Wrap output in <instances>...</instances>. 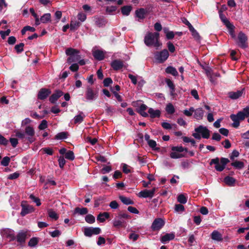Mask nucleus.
I'll list each match as a JSON object with an SVG mask.
<instances>
[{
  "instance_id": "6e6d98bb",
  "label": "nucleus",
  "mask_w": 249,
  "mask_h": 249,
  "mask_svg": "<svg viewBox=\"0 0 249 249\" xmlns=\"http://www.w3.org/2000/svg\"><path fill=\"white\" fill-rule=\"evenodd\" d=\"M29 198L36 203V206H39L41 205L40 199L36 197L33 195H30L29 196Z\"/></svg>"
},
{
  "instance_id": "0e129e2a",
  "label": "nucleus",
  "mask_w": 249,
  "mask_h": 249,
  "mask_svg": "<svg viewBox=\"0 0 249 249\" xmlns=\"http://www.w3.org/2000/svg\"><path fill=\"white\" fill-rule=\"evenodd\" d=\"M229 30V33L230 34V35L231 36V37L234 38L235 39V38H236V36L234 34V26L231 24V26H229V27H227Z\"/></svg>"
},
{
  "instance_id": "37998d69",
  "label": "nucleus",
  "mask_w": 249,
  "mask_h": 249,
  "mask_svg": "<svg viewBox=\"0 0 249 249\" xmlns=\"http://www.w3.org/2000/svg\"><path fill=\"white\" fill-rule=\"evenodd\" d=\"M38 241L37 237H32L28 242V246L30 247H34L37 244Z\"/></svg>"
},
{
  "instance_id": "20e7f679",
  "label": "nucleus",
  "mask_w": 249,
  "mask_h": 249,
  "mask_svg": "<svg viewBox=\"0 0 249 249\" xmlns=\"http://www.w3.org/2000/svg\"><path fill=\"white\" fill-rule=\"evenodd\" d=\"M171 152L170 154L171 158L173 159H180L185 157V155L182 153L183 151L187 152L186 148L182 146H173L171 148Z\"/></svg>"
},
{
  "instance_id": "9d476101",
  "label": "nucleus",
  "mask_w": 249,
  "mask_h": 249,
  "mask_svg": "<svg viewBox=\"0 0 249 249\" xmlns=\"http://www.w3.org/2000/svg\"><path fill=\"white\" fill-rule=\"evenodd\" d=\"M101 232V230L98 227H87L84 230V235L87 237H91L93 235L99 234Z\"/></svg>"
},
{
  "instance_id": "bb28decb",
  "label": "nucleus",
  "mask_w": 249,
  "mask_h": 249,
  "mask_svg": "<svg viewBox=\"0 0 249 249\" xmlns=\"http://www.w3.org/2000/svg\"><path fill=\"white\" fill-rule=\"evenodd\" d=\"M211 238L213 240L217 241H221L222 240V235L219 231L216 230L212 232L211 234Z\"/></svg>"
},
{
  "instance_id": "de8ad7c7",
  "label": "nucleus",
  "mask_w": 249,
  "mask_h": 249,
  "mask_svg": "<svg viewBox=\"0 0 249 249\" xmlns=\"http://www.w3.org/2000/svg\"><path fill=\"white\" fill-rule=\"evenodd\" d=\"M190 31L191 32L192 36L195 38V39L197 40H199L200 39V36L198 33L195 29L194 27L193 29H190Z\"/></svg>"
},
{
  "instance_id": "a19ab883",
  "label": "nucleus",
  "mask_w": 249,
  "mask_h": 249,
  "mask_svg": "<svg viewBox=\"0 0 249 249\" xmlns=\"http://www.w3.org/2000/svg\"><path fill=\"white\" fill-rule=\"evenodd\" d=\"M14 133H15L14 136L18 137L20 140H23L25 138H26L25 134L23 132L16 130L14 131ZM12 136L13 137L14 135Z\"/></svg>"
},
{
  "instance_id": "2eb2a0df",
  "label": "nucleus",
  "mask_w": 249,
  "mask_h": 249,
  "mask_svg": "<svg viewBox=\"0 0 249 249\" xmlns=\"http://www.w3.org/2000/svg\"><path fill=\"white\" fill-rule=\"evenodd\" d=\"M92 52L93 56L96 59L98 60H102L104 59L105 53L103 51L93 48Z\"/></svg>"
},
{
  "instance_id": "6e6552de",
  "label": "nucleus",
  "mask_w": 249,
  "mask_h": 249,
  "mask_svg": "<svg viewBox=\"0 0 249 249\" xmlns=\"http://www.w3.org/2000/svg\"><path fill=\"white\" fill-rule=\"evenodd\" d=\"M169 53L166 49L157 52L154 54V58L157 63H162L165 62L168 58Z\"/></svg>"
},
{
  "instance_id": "e433bc0d",
  "label": "nucleus",
  "mask_w": 249,
  "mask_h": 249,
  "mask_svg": "<svg viewBox=\"0 0 249 249\" xmlns=\"http://www.w3.org/2000/svg\"><path fill=\"white\" fill-rule=\"evenodd\" d=\"M165 82H166L167 85L168 86V87L170 89L171 93L172 94H173L174 92L175 91V85H174L173 81L171 80H170V79H166L165 80Z\"/></svg>"
},
{
  "instance_id": "13d9d810",
  "label": "nucleus",
  "mask_w": 249,
  "mask_h": 249,
  "mask_svg": "<svg viewBox=\"0 0 249 249\" xmlns=\"http://www.w3.org/2000/svg\"><path fill=\"white\" fill-rule=\"evenodd\" d=\"M10 161V159L8 157H4L1 161V164L4 166L8 165Z\"/></svg>"
},
{
  "instance_id": "5fc2aeb1",
  "label": "nucleus",
  "mask_w": 249,
  "mask_h": 249,
  "mask_svg": "<svg viewBox=\"0 0 249 249\" xmlns=\"http://www.w3.org/2000/svg\"><path fill=\"white\" fill-rule=\"evenodd\" d=\"M24 44L23 43H20L17 44L15 46V49L18 53H20L23 51V47Z\"/></svg>"
},
{
  "instance_id": "39448f33",
  "label": "nucleus",
  "mask_w": 249,
  "mask_h": 249,
  "mask_svg": "<svg viewBox=\"0 0 249 249\" xmlns=\"http://www.w3.org/2000/svg\"><path fill=\"white\" fill-rule=\"evenodd\" d=\"M66 53L67 55L70 56L67 60L69 63L78 61L81 58L79 51L73 48H70L67 49Z\"/></svg>"
},
{
  "instance_id": "338daca9",
  "label": "nucleus",
  "mask_w": 249,
  "mask_h": 249,
  "mask_svg": "<svg viewBox=\"0 0 249 249\" xmlns=\"http://www.w3.org/2000/svg\"><path fill=\"white\" fill-rule=\"evenodd\" d=\"M175 211L178 212H182L184 211V207L181 204H176L175 207Z\"/></svg>"
},
{
  "instance_id": "864d4df0",
  "label": "nucleus",
  "mask_w": 249,
  "mask_h": 249,
  "mask_svg": "<svg viewBox=\"0 0 249 249\" xmlns=\"http://www.w3.org/2000/svg\"><path fill=\"white\" fill-rule=\"evenodd\" d=\"M178 201L181 204H185L187 202V198L183 194H180L178 196Z\"/></svg>"
},
{
  "instance_id": "a878e982",
  "label": "nucleus",
  "mask_w": 249,
  "mask_h": 249,
  "mask_svg": "<svg viewBox=\"0 0 249 249\" xmlns=\"http://www.w3.org/2000/svg\"><path fill=\"white\" fill-rule=\"evenodd\" d=\"M88 213V210L87 208L76 207L75 208V209L74 210L73 214H78L79 215H83L87 214Z\"/></svg>"
},
{
  "instance_id": "c756f323",
  "label": "nucleus",
  "mask_w": 249,
  "mask_h": 249,
  "mask_svg": "<svg viewBox=\"0 0 249 249\" xmlns=\"http://www.w3.org/2000/svg\"><path fill=\"white\" fill-rule=\"evenodd\" d=\"M119 199L125 205H132L134 204V201L128 197H126L123 196H119Z\"/></svg>"
},
{
  "instance_id": "4c0bfd02",
  "label": "nucleus",
  "mask_w": 249,
  "mask_h": 249,
  "mask_svg": "<svg viewBox=\"0 0 249 249\" xmlns=\"http://www.w3.org/2000/svg\"><path fill=\"white\" fill-rule=\"evenodd\" d=\"M231 165L237 169H241L244 166V164L243 162L238 160L232 162Z\"/></svg>"
},
{
  "instance_id": "ddd939ff",
  "label": "nucleus",
  "mask_w": 249,
  "mask_h": 249,
  "mask_svg": "<svg viewBox=\"0 0 249 249\" xmlns=\"http://www.w3.org/2000/svg\"><path fill=\"white\" fill-rule=\"evenodd\" d=\"M155 191L156 188H153L152 190H150L145 189L140 192L138 194V196L140 197L143 198H152L154 196Z\"/></svg>"
},
{
  "instance_id": "f8f14e48",
  "label": "nucleus",
  "mask_w": 249,
  "mask_h": 249,
  "mask_svg": "<svg viewBox=\"0 0 249 249\" xmlns=\"http://www.w3.org/2000/svg\"><path fill=\"white\" fill-rule=\"evenodd\" d=\"M24 133L25 134V137H26L27 140L29 142L32 143L35 142V139L34 136L35 135V132L33 127L30 126H27L25 128Z\"/></svg>"
},
{
  "instance_id": "49530a36",
  "label": "nucleus",
  "mask_w": 249,
  "mask_h": 249,
  "mask_svg": "<svg viewBox=\"0 0 249 249\" xmlns=\"http://www.w3.org/2000/svg\"><path fill=\"white\" fill-rule=\"evenodd\" d=\"M48 213L49 217H51V218H53L54 220H57L58 218V216L57 213L52 209H49L48 211Z\"/></svg>"
},
{
  "instance_id": "a211bd4d",
  "label": "nucleus",
  "mask_w": 249,
  "mask_h": 249,
  "mask_svg": "<svg viewBox=\"0 0 249 249\" xmlns=\"http://www.w3.org/2000/svg\"><path fill=\"white\" fill-rule=\"evenodd\" d=\"M215 164V169L216 171L221 172L223 171L225 167L219 162V159L218 158L212 159L210 163V165Z\"/></svg>"
},
{
  "instance_id": "f257e3e1",
  "label": "nucleus",
  "mask_w": 249,
  "mask_h": 249,
  "mask_svg": "<svg viewBox=\"0 0 249 249\" xmlns=\"http://www.w3.org/2000/svg\"><path fill=\"white\" fill-rule=\"evenodd\" d=\"M160 34L158 32H148L144 36V44L148 47L153 46L158 49L161 46L160 40Z\"/></svg>"
},
{
  "instance_id": "4be33fe9",
  "label": "nucleus",
  "mask_w": 249,
  "mask_h": 249,
  "mask_svg": "<svg viewBox=\"0 0 249 249\" xmlns=\"http://www.w3.org/2000/svg\"><path fill=\"white\" fill-rule=\"evenodd\" d=\"M194 118L197 120H202L204 116V111L201 108L195 109L194 111Z\"/></svg>"
},
{
  "instance_id": "79ce46f5",
  "label": "nucleus",
  "mask_w": 249,
  "mask_h": 249,
  "mask_svg": "<svg viewBox=\"0 0 249 249\" xmlns=\"http://www.w3.org/2000/svg\"><path fill=\"white\" fill-rule=\"evenodd\" d=\"M166 111L169 114H172L175 112V108L171 103L168 104L165 108Z\"/></svg>"
},
{
  "instance_id": "052dcab7",
  "label": "nucleus",
  "mask_w": 249,
  "mask_h": 249,
  "mask_svg": "<svg viewBox=\"0 0 249 249\" xmlns=\"http://www.w3.org/2000/svg\"><path fill=\"white\" fill-rule=\"evenodd\" d=\"M77 18L78 20H80L81 22H84L87 18V16L85 14L80 12L77 15Z\"/></svg>"
},
{
  "instance_id": "b1692460",
  "label": "nucleus",
  "mask_w": 249,
  "mask_h": 249,
  "mask_svg": "<svg viewBox=\"0 0 249 249\" xmlns=\"http://www.w3.org/2000/svg\"><path fill=\"white\" fill-rule=\"evenodd\" d=\"M146 13V10L143 8H140L136 11L135 14L136 17L139 18V20L143 19L145 18Z\"/></svg>"
},
{
  "instance_id": "393cba45",
  "label": "nucleus",
  "mask_w": 249,
  "mask_h": 249,
  "mask_svg": "<svg viewBox=\"0 0 249 249\" xmlns=\"http://www.w3.org/2000/svg\"><path fill=\"white\" fill-rule=\"evenodd\" d=\"M243 91L244 89L237 90L236 92H230L229 93V96L232 99H237L242 96Z\"/></svg>"
},
{
  "instance_id": "c85d7f7f",
  "label": "nucleus",
  "mask_w": 249,
  "mask_h": 249,
  "mask_svg": "<svg viewBox=\"0 0 249 249\" xmlns=\"http://www.w3.org/2000/svg\"><path fill=\"white\" fill-rule=\"evenodd\" d=\"M109 217V213L107 212H104L99 214L97 217V220L100 222H104L106 219L108 218Z\"/></svg>"
},
{
  "instance_id": "72a5a7b5",
  "label": "nucleus",
  "mask_w": 249,
  "mask_h": 249,
  "mask_svg": "<svg viewBox=\"0 0 249 249\" xmlns=\"http://www.w3.org/2000/svg\"><path fill=\"white\" fill-rule=\"evenodd\" d=\"M219 17L222 22L227 27L229 26L231 27V23L229 20L226 18V17L222 14L221 11H219Z\"/></svg>"
},
{
  "instance_id": "a18cd8bd",
  "label": "nucleus",
  "mask_w": 249,
  "mask_h": 249,
  "mask_svg": "<svg viewBox=\"0 0 249 249\" xmlns=\"http://www.w3.org/2000/svg\"><path fill=\"white\" fill-rule=\"evenodd\" d=\"M67 138V133L65 132H62L58 133L55 137L57 140H64Z\"/></svg>"
},
{
  "instance_id": "423d86ee",
  "label": "nucleus",
  "mask_w": 249,
  "mask_h": 249,
  "mask_svg": "<svg viewBox=\"0 0 249 249\" xmlns=\"http://www.w3.org/2000/svg\"><path fill=\"white\" fill-rule=\"evenodd\" d=\"M0 234L2 238H7L10 241L16 240L15 231L10 228H2L0 230Z\"/></svg>"
},
{
  "instance_id": "f3484780",
  "label": "nucleus",
  "mask_w": 249,
  "mask_h": 249,
  "mask_svg": "<svg viewBox=\"0 0 249 249\" xmlns=\"http://www.w3.org/2000/svg\"><path fill=\"white\" fill-rule=\"evenodd\" d=\"M63 92L60 90H56L50 96L49 101L53 104H55L57 100L63 95Z\"/></svg>"
},
{
  "instance_id": "ea45409f",
  "label": "nucleus",
  "mask_w": 249,
  "mask_h": 249,
  "mask_svg": "<svg viewBox=\"0 0 249 249\" xmlns=\"http://www.w3.org/2000/svg\"><path fill=\"white\" fill-rule=\"evenodd\" d=\"M95 23L97 26L101 27L105 25L106 22L104 18L97 17L95 18Z\"/></svg>"
},
{
  "instance_id": "7ed1b4c3",
  "label": "nucleus",
  "mask_w": 249,
  "mask_h": 249,
  "mask_svg": "<svg viewBox=\"0 0 249 249\" xmlns=\"http://www.w3.org/2000/svg\"><path fill=\"white\" fill-rule=\"evenodd\" d=\"M195 133H193V136L196 139L200 140L201 139V134L202 137L204 139H208L210 137V131L205 126L199 125L198 127L195 129Z\"/></svg>"
},
{
  "instance_id": "bf43d9fd",
  "label": "nucleus",
  "mask_w": 249,
  "mask_h": 249,
  "mask_svg": "<svg viewBox=\"0 0 249 249\" xmlns=\"http://www.w3.org/2000/svg\"><path fill=\"white\" fill-rule=\"evenodd\" d=\"M20 175V173L18 172H15L13 174H10L8 177L7 178L9 179H15L18 178Z\"/></svg>"
},
{
  "instance_id": "774afa93",
  "label": "nucleus",
  "mask_w": 249,
  "mask_h": 249,
  "mask_svg": "<svg viewBox=\"0 0 249 249\" xmlns=\"http://www.w3.org/2000/svg\"><path fill=\"white\" fill-rule=\"evenodd\" d=\"M111 171V167L110 166H105L101 170L102 174H105L110 172Z\"/></svg>"
},
{
  "instance_id": "8fccbe9b",
  "label": "nucleus",
  "mask_w": 249,
  "mask_h": 249,
  "mask_svg": "<svg viewBox=\"0 0 249 249\" xmlns=\"http://www.w3.org/2000/svg\"><path fill=\"white\" fill-rule=\"evenodd\" d=\"M147 143L150 147H151L153 150H157L159 148L157 147V142L155 141L151 140L147 142Z\"/></svg>"
},
{
  "instance_id": "680f3d73",
  "label": "nucleus",
  "mask_w": 249,
  "mask_h": 249,
  "mask_svg": "<svg viewBox=\"0 0 249 249\" xmlns=\"http://www.w3.org/2000/svg\"><path fill=\"white\" fill-rule=\"evenodd\" d=\"M117 9L115 6H107L106 8V12L109 14H111L113 12H115Z\"/></svg>"
},
{
  "instance_id": "f03ea898",
  "label": "nucleus",
  "mask_w": 249,
  "mask_h": 249,
  "mask_svg": "<svg viewBox=\"0 0 249 249\" xmlns=\"http://www.w3.org/2000/svg\"><path fill=\"white\" fill-rule=\"evenodd\" d=\"M249 116V107L247 106L243 110L239 111L237 114H231V119L233 122L232 125L234 128H237L240 124V121Z\"/></svg>"
},
{
  "instance_id": "6ab92c4d",
  "label": "nucleus",
  "mask_w": 249,
  "mask_h": 249,
  "mask_svg": "<svg viewBox=\"0 0 249 249\" xmlns=\"http://www.w3.org/2000/svg\"><path fill=\"white\" fill-rule=\"evenodd\" d=\"M175 237L174 232L166 233L160 237V241L163 244H166L170 241L173 240Z\"/></svg>"
},
{
  "instance_id": "c9c22d12",
  "label": "nucleus",
  "mask_w": 249,
  "mask_h": 249,
  "mask_svg": "<svg viewBox=\"0 0 249 249\" xmlns=\"http://www.w3.org/2000/svg\"><path fill=\"white\" fill-rule=\"evenodd\" d=\"M132 10L131 6L126 5L124 6L121 8V12L122 14L124 16H128Z\"/></svg>"
},
{
  "instance_id": "3c124183",
  "label": "nucleus",
  "mask_w": 249,
  "mask_h": 249,
  "mask_svg": "<svg viewBox=\"0 0 249 249\" xmlns=\"http://www.w3.org/2000/svg\"><path fill=\"white\" fill-rule=\"evenodd\" d=\"M65 158L71 160L74 159V153L71 151H69L65 154Z\"/></svg>"
},
{
  "instance_id": "4468645a",
  "label": "nucleus",
  "mask_w": 249,
  "mask_h": 249,
  "mask_svg": "<svg viewBox=\"0 0 249 249\" xmlns=\"http://www.w3.org/2000/svg\"><path fill=\"white\" fill-rule=\"evenodd\" d=\"M27 230H21L16 235V239L18 243L22 244L25 243L26 238H27Z\"/></svg>"
},
{
  "instance_id": "603ef678",
  "label": "nucleus",
  "mask_w": 249,
  "mask_h": 249,
  "mask_svg": "<svg viewBox=\"0 0 249 249\" xmlns=\"http://www.w3.org/2000/svg\"><path fill=\"white\" fill-rule=\"evenodd\" d=\"M194 111H195V108L193 107H191L189 109H185L183 111V113L185 115L190 117L192 116Z\"/></svg>"
},
{
  "instance_id": "7c9ffc66",
  "label": "nucleus",
  "mask_w": 249,
  "mask_h": 249,
  "mask_svg": "<svg viewBox=\"0 0 249 249\" xmlns=\"http://www.w3.org/2000/svg\"><path fill=\"white\" fill-rule=\"evenodd\" d=\"M165 72L167 73L171 74L174 76L178 75V72L176 68L172 66L167 67L165 69Z\"/></svg>"
},
{
  "instance_id": "9b49d317",
  "label": "nucleus",
  "mask_w": 249,
  "mask_h": 249,
  "mask_svg": "<svg viewBox=\"0 0 249 249\" xmlns=\"http://www.w3.org/2000/svg\"><path fill=\"white\" fill-rule=\"evenodd\" d=\"M165 221L161 218H156L153 222L151 228L153 231H160L164 225Z\"/></svg>"
},
{
  "instance_id": "f704fd0d",
  "label": "nucleus",
  "mask_w": 249,
  "mask_h": 249,
  "mask_svg": "<svg viewBox=\"0 0 249 249\" xmlns=\"http://www.w3.org/2000/svg\"><path fill=\"white\" fill-rule=\"evenodd\" d=\"M51 15L50 13L44 14L40 18V21L43 23H46L51 21Z\"/></svg>"
},
{
  "instance_id": "aec40b11",
  "label": "nucleus",
  "mask_w": 249,
  "mask_h": 249,
  "mask_svg": "<svg viewBox=\"0 0 249 249\" xmlns=\"http://www.w3.org/2000/svg\"><path fill=\"white\" fill-rule=\"evenodd\" d=\"M111 67L114 70H119L124 66V63L120 60H114L110 64Z\"/></svg>"
},
{
  "instance_id": "1a4fd4ad",
  "label": "nucleus",
  "mask_w": 249,
  "mask_h": 249,
  "mask_svg": "<svg viewBox=\"0 0 249 249\" xmlns=\"http://www.w3.org/2000/svg\"><path fill=\"white\" fill-rule=\"evenodd\" d=\"M98 96L97 90L93 89L92 88L88 86L87 88L85 97L87 101H92L97 99Z\"/></svg>"
},
{
  "instance_id": "473e14b6",
  "label": "nucleus",
  "mask_w": 249,
  "mask_h": 249,
  "mask_svg": "<svg viewBox=\"0 0 249 249\" xmlns=\"http://www.w3.org/2000/svg\"><path fill=\"white\" fill-rule=\"evenodd\" d=\"M224 182L229 186H233L234 185L235 179L231 177L227 176L224 178Z\"/></svg>"
},
{
  "instance_id": "cd10ccee",
  "label": "nucleus",
  "mask_w": 249,
  "mask_h": 249,
  "mask_svg": "<svg viewBox=\"0 0 249 249\" xmlns=\"http://www.w3.org/2000/svg\"><path fill=\"white\" fill-rule=\"evenodd\" d=\"M85 115L83 113V112L81 111L79 112V114L75 116L73 118L74 123L75 124H80L83 121L84 118H85Z\"/></svg>"
},
{
  "instance_id": "e2e57ef3",
  "label": "nucleus",
  "mask_w": 249,
  "mask_h": 249,
  "mask_svg": "<svg viewBox=\"0 0 249 249\" xmlns=\"http://www.w3.org/2000/svg\"><path fill=\"white\" fill-rule=\"evenodd\" d=\"M239 152L236 150H234L231 154L230 158V159L232 160H234V158H237L239 156Z\"/></svg>"
},
{
  "instance_id": "dca6fc26",
  "label": "nucleus",
  "mask_w": 249,
  "mask_h": 249,
  "mask_svg": "<svg viewBox=\"0 0 249 249\" xmlns=\"http://www.w3.org/2000/svg\"><path fill=\"white\" fill-rule=\"evenodd\" d=\"M21 211L20 214L22 216H24L26 214L31 213L34 211V209L33 206L29 205H24L21 204Z\"/></svg>"
},
{
  "instance_id": "09e8293b",
  "label": "nucleus",
  "mask_w": 249,
  "mask_h": 249,
  "mask_svg": "<svg viewBox=\"0 0 249 249\" xmlns=\"http://www.w3.org/2000/svg\"><path fill=\"white\" fill-rule=\"evenodd\" d=\"M9 142L11 143L13 147L15 148L17 147L18 143V141L17 138L15 137H11L9 139Z\"/></svg>"
},
{
  "instance_id": "0eeeda50",
  "label": "nucleus",
  "mask_w": 249,
  "mask_h": 249,
  "mask_svg": "<svg viewBox=\"0 0 249 249\" xmlns=\"http://www.w3.org/2000/svg\"><path fill=\"white\" fill-rule=\"evenodd\" d=\"M235 41L236 44L242 48H246L248 47V37L242 32H240L238 36L235 38Z\"/></svg>"
},
{
  "instance_id": "2f4dec72",
  "label": "nucleus",
  "mask_w": 249,
  "mask_h": 249,
  "mask_svg": "<svg viewBox=\"0 0 249 249\" xmlns=\"http://www.w3.org/2000/svg\"><path fill=\"white\" fill-rule=\"evenodd\" d=\"M124 221L123 219H120L118 216V218H115L113 221V226L116 228H120L123 226Z\"/></svg>"
},
{
  "instance_id": "412c9836",
  "label": "nucleus",
  "mask_w": 249,
  "mask_h": 249,
  "mask_svg": "<svg viewBox=\"0 0 249 249\" xmlns=\"http://www.w3.org/2000/svg\"><path fill=\"white\" fill-rule=\"evenodd\" d=\"M51 90L48 89H42L38 93V98L40 100L46 99L51 93Z\"/></svg>"
},
{
  "instance_id": "4d7b16f0",
  "label": "nucleus",
  "mask_w": 249,
  "mask_h": 249,
  "mask_svg": "<svg viewBox=\"0 0 249 249\" xmlns=\"http://www.w3.org/2000/svg\"><path fill=\"white\" fill-rule=\"evenodd\" d=\"M48 126V123L46 120H43L41 123L39 124L38 126V128L40 130H44L46 129Z\"/></svg>"
},
{
  "instance_id": "69168bd1",
  "label": "nucleus",
  "mask_w": 249,
  "mask_h": 249,
  "mask_svg": "<svg viewBox=\"0 0 249 249\" xmlns=\"http://www.w3.org/2000/svg\"><path fill=\"white\" fill-rule=\"evenodd\" d=\"M49 233L52 237H56L60 235L61 233L60 231L56 230L53 231H50Z\"/></svg>"
},
{
  "instance_id": "c03bdc74",
  "label": "nucleus",
  "mask_w": 249,
  "mask_h": 249,
  "mask_svg": "<svg viewBox=\"0 0 249 249\" xmlns=\"http://www.w3.org/2000/svg\"><path fill=\"white\" fill-rule=\"evenodd\" d=\"M85 221L89 224H92L95 222V218L91 214H87L85 216Z\"/></svg>"
},
{
  "instance_id": "58836bf2",
  "label": "nucleus",
  "mask_w": 249,
  "mask_h": 249,
  "mask_svg": "<svg viewBox=\"0 0 249 249\" xmlns=\"http://www.w3.org/2000/svg\"><path fill=\"white\" fill-rule=\"evenodd\" d=\"M81 25V23L77 21H71L70 24V29L71 31H74Z\"/></svg>"
},
{
  "instance_id": "5701e85b",
  "label": "nucleus",
  "mask_w": 249,
  "mask_h": 249,
  "mask_svg": "<svg viewBox=\"0 0 249 249\" xmlns=\"http://www.w3.org/2000/svg\"><path fill=\"white\" fill-rule=\"evenodd\" d=\"M148 113L152 118L160 117L161 114V112L159 109H154L153 108H149Z\"/></svg>"
}]
</instances>
